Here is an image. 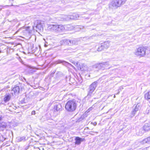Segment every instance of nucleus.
Segmentation results:
<instances>
[{
  "label": "nucleus",
  "instance_id": "f257e3e1",
  "mask_svg": "<svg viewBox=\"0 0 150 150\" xmlns=\"http://www.w3.org/2000/svg\"><path fill=\"white\" fill-rule=\"evenodd\" d=\"M77 106V103L75 100H69L65 105V108L68 111L71 112L75 110Z\"/></svg>",
  "mask_w": 150,
  "mask_h": 150
},
{
  "label": "nucleus",
  "instance_id": "f03ea898",
  "mask_svg": "<svg viewBox=\"0 0 150 150\" xmlns=\"http://www.w3.org/2000/svg\"><path fill=\"white\" fill-rule=\"evenodd\" d=\"M127 0H114L109 4L110 8L112 9H116L124 4Z\"/></svg>",
  "mask_w": 150,
  "mask_h": 150
},
{
  "label": "nucleus",
  "instance_id": "7ed1b4c3",
  "mask_svg": "<svg viewBox=\"0 0 150 150\" xmlns=\"http://www.w3.org/2000/svg\"><path fill=\"white\" fill-rule=\"evenodd\" d=\"M147 49L144 47H139L134 52V54L140 57H144L146 54Z\"/></svg>",
  "mask_w": 150,
  "mask_h": 150
},
{
  "label": "nucleus",
  "instance_id": "20e7f679",
  "mask_svg": "<svg viewBox=\"0 0 150 150\" xmlns=\"http://www.w3.org/2000/svg\"><path fill=\"white\" fill-rule=\"evenodd\" d=\"M42 22L40 21H36L34 23V25L33 26L34 30H36V31L41 30L43 29Z\"/></svg>",
  "mask_w": 150,
  "mask_h": 150
},
{
  "label": "nucleus",
  "instance_id": "39448f33",
  "mask_svg": "<svg viewBox=\"0 0 150 150\" xmlns=\"http://www.w3.org/2000/svg\"><path fill=\"white\" fill-rule=\"evenodd\" d=\"M132 108L133 109L131 114V117L134 116L137 112L140 110L141 108V105L139 103L134 104Z\"/></svg>",
  "mask_w": 150,
  "mask_h": 150
},
{
  "label": "nucleus",
  "instance_id": "423d86ee",
  "mask_svg": "<svg viewBox=\"0 0 150 150\" xmlns=\"http://www.w3.org/2000/svg\"><path fill=\"white\" fill-rule=\"evenodd\" d=\"M97 82L95 81L90 85L89 88L88 95H91V94L93 92L97 87Z\"/></svg>",
  "mask_w": 150,
  "mask_h": 150
},
{
  "label": "nucleus",
  "instance_id": "0eeeda50",
  "mask_svg": "<svg viewBox=\"0 0 150 150\" xmlns=\"http://www.w3.org/2000/svg\"><path fill=\"white\" fill-rule=\"evenodd\" d=\"M47 29L50 31L56 33L57 25L49 24L48 25Z\"/></svg>",
  "mask_w": 150,
  "mask_h": 150
},
{
  "label": "nucleus",
  "instance_id": "6e6552de",
  "mask_svg": "<svg viewBox=\"0 0 150 150\" xmlns=\"http://www.w3.org/2000/svg\"><path fill=\"white\" fill-rule=\"evenodd\" d=\"M56 33H61L64 31L65 28L64 26L62 25H57Z\"/></svg>",
  "mask_w": 150,
  "mask_h": 150
},
{
  "label": "nucleus",
  "instance_id": "1a4fd4ad",
  "mask_svg": "<svg viewBox=\"0 0 150 150\" xmlns=\"http://www.w3.org/2000/svg\"><path fill=\"white\" fill-rule=\"evenodd\" d=\"M108 65H109L108 62H106L100 63L98 64L97 67L98 68L101 69L103 68L107 69Z\"/></svg>",
  "mask_w": 150,
  "mask_h": 150
},
{
  "label": "nucleus",
  "instance_id": "9d476101",
  "mask_svg": "<svg viewBox=\"0 0 150 150\" xmlns=\"http://www.w3.org/2000/svg\"><path fill=\"white\" fill-rule=\"evenodd\" d=\"M75 144L76 145H79L81 142L83 141V139L78 137H75Z\"/></svg>",
  "mask_w": 150,
  "mask_h": 150
},
{
  "label": "nucleus",
  "instance_id": "9b49d317",
  "mask_svg": "<svg viewBox=\"0 0 150 150\" xmlns=\"http://www.w3.org/2000/svg\"><path fill=\"white\" fill-rule=\"evenodd\" d=\"M54 110L55 112L60 111L62 110V106L61 105L59 104L55 105L54 108Z\"/></svg>",
  "mask_w": 150,
  "mask_h": 150
},
{
  "label": "nucleus",
  "instance_id": "f8f14e48",
  "mask_svg": "<svg viewBox=\"0 0 150 150\" xmlns=\"http://www.w3.org/2000/svg\"><path fill=\"white\" fill-rule=\"evenodd\" d=\"M20 88L18 86H16L14 87L12 90V93L13 94V92L15 94H18L19 93Z\"/></svg>",
  "mask_w": 150,
  "mask_h": 150
},
{
  "label": "nucleus",
  "instance_id": "ddd939ff",
  "mask_svg": "<svg viewBox=\"0 0 150 150\" xmlns=\"http://www.w3.org/2000/svg\"><path fill=\"white\" fill-rule=\"evenodd\" d=\"M101 44L104 49H107L110 46V42L108 41L105 42Z\"/></svg>",
  "mask_w": 150,
  "mask_h": 150
},
{
  "label": "nucleus",
  "instance_id": "4468645a",
  "mask_svg": "<svg viewBox=\"0 0 150 150\" xmlns=\"http://www.w3.org/2000/svg\"><path fill=\"white\" fill-rule=\"evenodd\" d=\"M143 129L145 131H148L150 130V124L146 123L143 127Z\"/></svg>",
  "mask_w": 150,
  "mask_h": 150
},
{
  "label": "nucleus",
  "instance_id": "2eb2a0df",
  "mask_svg": "<svg viewBox=\"0 0 150 150\" xmlns=\"http://www.w3.org/2000/svg\"><path fill=\"white\" fill-rule=\"evenodd\" d=\"M71 19L74 20H76L80 19L79 18L80 16L77 14L74 13L73 15H71Z\"/></svg>",
  "mask_w": 150,
  "mask_h": 150
},
{
  "label": "nucleus",
  "instance_id": "dca6fc26",
  "mask_svg": "<svg viewBox=\"0 0 150 150\" xmlns=\"http://www.w3.org/2000/svg\"><path fill=\"white\" fill-rule=\"evenodd\" d=\"M55 63L56 64L62 63L64 65H66L68 64L71 65V64H69V63L64 61H62L60 60H58L57 61L55 62Z\"/></svg>",
  "mask_w": 150,
  "mask_h": 150
},
{
  "label": "nucleus",
  "instance_id": "f3484780",
  "mask_svg": "<svg viewBox=\"0 0 150 150\" xmlns=\"http://www.w3.org/2000/svg\"><path fill=\"white\" fill-rule=\"evenodd\" d=\"M11 98V96L9 94H6L4 98V100L5 102L8 101Z\"/></svg>",
  "mask_w": 150,
  "mask_h": 150
},
{
  "label": "nucleus",
  "instance_id": "a211bd4d",
  "mask_svg": "<svg viewBox=\"0 0 150 150\" xmlns=\"http://www.w3.org/2000/svg\"><path fill=\"white\" fill-rule=\"evenodd\" d=\"M25 138L26 137L24 136L22 137H18L16 138V139L18 142H20L22 141H25Z\"/></svg>",
  "mask_w": 150,
  "mask_h": 150
},
{
  "label": "nucleus",
  "instance_id": "6ab92c4d",
  "mask_svg": "<svg viewBox=\"0 0 150 150\" xmlns=\"http://www.w3.org/2000/svg\"><path fill=\"white\" fill-rule=\"evenodd\" d=\"M104 49V48H103V47L102 44H101L97 48V51L98 52L101 51L103 50Z\"/></svg>",
  "mask_w": 150,
  "mask_h": 150
},
{
  "label": "nucleus",
  "instance_id": "aec40b11",
  "mask_svg": "<svg viewBox=\"0 0 150 150\" xmlns=\"http://www.w3.org/2000/svg\"><path fill=\"white\" fill-rule=\"evenodd\" d=\"M145 97L146 99H150V92H149L145 94Z\"/></svg>",
  "mask_w": 150,
  "mask_h": 150
},
{
  "label": "nucleus",
  "instance_id": "412c9836",
  "mask_svg": "<svg viewBox=\"0 0 150 150\" xmlns=\"http://www.w3.org/2000/svg\"><path fill=\"white\" fill-rule=\"evenodd\" d=\"M144 142L146 143H148L150 142V137L145 138L144 140Z\"/></svg>",
  "mask_w": 150,
  "mask_h": 150
},
{
  "label": "nucleus",
  "instance_id": "4be33fe9",
  "mask_svg": "<svg viewBox=\"0 0 150 150\" xmlns=\"http://www.w3.org/2000/svg\"><path fill=\"white\" fill-rule=\"evenodd\" d=\"M6 125L5 123H4L3 124H0V128L1 129H3L6 127Z\"/></svg>",
  "mask_w": 150,
  "mask_h": 150
},
{
  "label": "nucleus",
  "instance_id": "5701e85b",
  "mask_svg": "<svg viewBox=\"0 0 150 150\" xmlns=\"http://www.w3.org/2000/svg\"><path fill=\"white\" fill-rule=\"evenodd\" d=\"M82 27H83L81 26H77L75 28L76 31H79L81 30Z\"/></svg>",
  "mask_w": 150,
  "mask_h": 150
},
{
  "label": "nucleus",
  "instance_id": "b1692460",
  "mask_svg": "<svg viewBox=\"0 0 150 150\" xmlns=\"http://www.w3.org/2000/svg\"><path fill=\"white\" fill-rule=\"evenodd\" d=\"M77 41L76 40H72V45H74L77 44Z\"/></svg>",
  "mask_w": 150,
  "mask_h": 150
},
{
  "label": "nucleus",
  "instance_id": "393cba45",
  "mask_svg": "<svg viewBox=\"0 0 150 150\" xmlns=\"http://www.w3.org/2000/svg\"><path fill=\"white\" fill-rule=\"evenodd\" d=\"M71 15H69L66 16V19L67 20H69L71 19Z\"/></svg>",
  "mask_w": 150,
  "mask_h": 150
},
{
  "label": "nucleus",
  "instance_id": "a878e982",
  "mask_svg": "<svg viewBox=\"0 0 150 150\" xmlns=\"http://www.w3.org/2000/svg\"><path fill=\"white\" fill-rule=\"evenodd\" d=\"M72 40H69V42L68 44V45L69 46H72Z\"/></svg>",
  "mask_w": 150,
  "mask_h": 150
},
{
  "label": "nucleus",
  "instance_id": "bb28decb",
  "mask_svg": "<svg viewBox=\"0 0 150 150\" xmlns=\"http://www.w3.org/2000/svg\"><path fill=\"white\" fill-rule=\"evenodd\" d=\"M65 45H68L69 42V40L64 39Z\"/></svg>",
  "mask_w": 150,
  "mask_h": 150
},
{
  "label": "nucleus",
  "instance_id": "cd10ccee",
  "mask_svg": "<svg viewBox=\"0 0 150 150\" xmlns=\"http://www.w3.org/2000/svg\"><path fill=\"white\" fill-rule=\"evenodd\" d=\"M60 43L61 45H65L64 40H62L60 41Z\"/></svg>",
  "mask_w": 150,
  "mask_h": 150
},
{
  "label": "nucleus",
  "instance_id": "c85d7f7f",
  "mask_svg": "<svg viewBox=\"0 0 150 150\" xmlns=\"http://www.w3.org/2000/svg\"><path fill=\"white\" fill-rule=\"evenodd\" d=\"M84 64H81V66H82V68H80V69L81 70H83L84 69L83 68V66H84Z\"/></svg>",
  "mask_w": 150,
  "mask_h": 150
},
{
  "label": "nucleus",
  "instance_id": "c756f323",
  "mask_svg": "<svg viewBox=\"0 0 150 150\" xmlns=\"http://www.w3.org/2000/svg\"><path fill=\"white\" fill-rule=\"evenodd\" d=\"M35 114V111H33L31 112V114L32 115H34Z\"/></svg>",
  "mask_w": 150,
  "mask_h": 150
},
{
  "label": "nucleus",
  "instance_id": "7c9ffc66",
  "mask_svg": "<svg viewBox=\"0 0 150 150\" xmlns=\"http://www.w3.org/2000/svg\"><path fill=\"white\" fill-rule=\"evenodd\" d=\"M2 119V116H0V121Z\"/></svg>",
  "mask_w": 150,
  "mask_h": 150
},
{
  "label": "nucleus",
  "instance_id": "2f4dec72",
  "mask_svg": "<svg viewBox=\"0 0 150 150\" xmlns=\"http://www.w3.org/2000/svg\"><path fill=\"white\" fill-rule=\"evenodd\" d=\"M97 124V123L96 122H94L93 123V125H96Z\"/></svg>",
  "mask_w": 150,
  "mask_h": 150
},
{
  "label": "nucleus",
  "instance_id": "473e14b6",
  "mask_svg": "<svg viewBox=\"0 0 150 150\" xmlns=\"http://www.w3.org/2000/svg\"><path fill=\"white\" fill-rule=\"evenodd\" d=\"M74 64L75 65V66H76L78 65V63L77 62H76V64L75 63H74Z\"/></svg>",
  "mask_w": 150,
  "mask_h": 150
},
{
  "label": "nucleus",
  "instance_id": "72a5a7b5",
  "mask_svg": "<svg viewBox=\"0 0 150 150\" xmlns=\"http://www.w3.org/2000/svg\"><path fill=\"white\" fill-rule=\"evenodd\" d=\"M115 95H114V98H115Z\"/></svg>",
  "mask_w": 150,
  "mask_h": 150
},
{
  "label": "nucleus",
  "instance_id": "f704fd0d",
  "mask_svg": "<svg viewBox=\"0 0 150 150\" xmlns=\"http://www.w3.org/2000/svg\"><path fill=\"white\" fill-rule=\"evenodd\" d=\"M42 150H44L43 148H42Z\"/></svg>",
  "mask_w": 150,
  "mask_h": 150
},
{
  "label": "nucleus",
  "instance_id": "c9c22d12",
  "mask_svg": "<svg viewBox=\"0 0 150 150\" xmlns=\"http://www.w3.org/2000/svg\"><path fill=\"white\" fill-rule=\"evenodd\" d=\"M1 50H0V53H1Z\"/></svg>",
  "mask_w": 150,
  "mask_h": 150
},
{
  "label": "nucleus",
  "instance_id": "e433bc0d",
  "mask_svg": "<svg viewBox=\"0 0 150 150\" xmlns=\"http://www.w3.org/2000/svg\"><path fill=\"white\" fill-rule=\"evenodd\" d=\"M10 0V1H13V0Z\"/></svg>",
  "mask_w": 150,
  "mask_h": 150
},
{
  "label": "nucleus",
  "instance_id": "4c0bfd02",
  "mask_svg": "<svg viewBox=\"0 0 150 150\" xmlns=\"http://www.w3.org/2000/svg\"><path fill=\"white\" fill-rule=\"evenodd\" d=\"M45 47L47 46L45 44Z\"/></svg>",
  "mask_w": 150,
  "mask_h": 150
}]
</instances>
